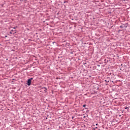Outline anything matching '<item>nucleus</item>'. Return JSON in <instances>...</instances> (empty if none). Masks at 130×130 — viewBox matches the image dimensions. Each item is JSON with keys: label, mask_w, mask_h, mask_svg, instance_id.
<instances>
[{"label": "nucleus", "mask_w": 130, "mask_h": 130, "mask_svg": "<svg viewBox=\"0 0 130 130\" xmlns=\"http://www.w3.org/2000/svg\"><path fill=\"white\" fill-rule=\"evenodd\" d=\"M96 125H98V123H96Z\"/></svg>", "instance_id": "6e6552de"}, {"label": "nucleus", "mask_w": 130, "mask_h": 130, "mask_svg": "<svg viewBox=\"0 0 130 130\" xmlns=\"http://www.w3.org/2000/svg\"><path fill=\"white\" fill-rule=\"evenodd\" d=\"M85 106H86V105H83V107H85Z\"/></svg>", "instance_id": "0eeeda50"}, {"label": "nucleus", "mask_w": 130, "mask_h": 130, "mask_svg": "<svg viewBox=\"0 0 130 130\" xmlns=\"http://www.w3.org/2000/svg\"><path fill=\"white\" fill-rule=\"evenodd\" d=\"M16 28H17V27H13V29H16Z\"/></svg>", "instance_id": "423d86ee"}, {"label": "nucleus", "mask_w": 130, "mask_h": 130, "mask_svg": "<svg viewBox=\"0 0 130 130\" xmlns=\"http://www.w3.org/2000/svg\"><path fill=\"white\" fill-rule=\"evenodd\" d=\"M95 128H98V127H95Z\"/></svg>", "instance_id": "1a4fd4ad"}, {"label": "nucleus", "mask_w": 130, "mask_h": 130, "mask_svg": "<svg viewBox=\"0 0 130 130\" xmlns=\"http://www.w3.org/2000/svg\"><path fill=\"white\" fill-rule=\"evenodd\" d=\"M32 80H33V78H31L30 79H29L28 80H27V85L28 86H30V85H31V83H32Z\"/></svg>", "instance_id": "f257e3e1"}, {"label": "nucleus", "mask_w": 130, "mask_h": 130, "mask_svg": "<svg viewBox=\"0 0 130 130\" xmlns=\"http://www.w3.org/2000/svg\"><path fill=\"white\" fill-rule=\"evenodd\" d=\"M10 33H11V34H12V32H10Z\"/></svg>", "instance_id": "9d476101"}, {"label": "nucleus", "mask_w": 130, "mask_h": 130, "mask_svg": "<svg viewBox=\"0 0 130 130\" xmlns=\"http://www.w3.org/2000/svg\"><path fill=\"white\" fill-rule=\"evenodd\" d=\"M125 109H128V108L126 107V108H125Z\"/></svg>", "instance_id": "39448f33"}, {"label": "nucleus", "mask_w": 130, "mask_h": 130, "mask_svg": "<svg viewBox=\"0 0 130 130\" xmlns=\"http://www.w3.org/2000/svg\"><path fill=\"white\" fill-rule=\"evenodd\" d=\"M43 90H44V91L45 92V93H46V90H47V89L46 88V87H43L42 88Z\"/></svg>", "instance_id": "f03ea898"}, {"label": "nucleus", "mask_w": 130, "mask_h": 130, "mask_svg": "<svg viewBox=\"0 0 130 130\" xmlns=\"http://www.w3.org/2000/svg\"><path fill=\"white\" fill-rule=\"evenodd\" d=\"M126 27H127L126 26H124V24H123V28H126Z\"/></svg>", "instance_id": "20e7f679"}, {"label": "nucleus", "mask_w": 130, "mask_h": 130, "mask_svg": "<svg viewBox=\"0 0 130 130\" xmlns=\"http://www.w3.org/2000/svg\"><path fill=\"white\" fill-rule=\"evenodd\" d=\"M120 28H123V24L122 25L120 26Z\"/></svg>", "instance_id": "7ed1b4c3"}]
</instances>
